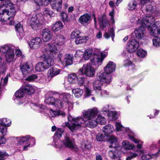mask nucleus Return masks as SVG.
Here are the masks:
<instances>
[{
  "instance_id": "f257e3e1",
  "label": "nucleus",
  "mask_w": 160,
  "mask_h": 160,
  "mask_svg": "<svg viewBox=\"0 0 160 160\" xmlns=\"http://www.w3.org/2000/svg\"><path fill=\"white\" fill-rule=\"evenodd\" d=\"M98 113V110L96 108L88 109L83 112V117L88 120L87 124L88 127L94 128L97 126L98 123L96 117Z\"/></svg>"
},
{
  "instance_id": "f03ea898",
  "label": "nucleus",
  "mask_w": 160,
  "mask_h": 160,
  "mask_svg": "<svg viewBox=\"0 0 160 160\" xmlns=\"http://www.w3.org/2000/svg\"><path fill=\"white\" fill-rule=\"evenodd\" d=\"M116 64L112 61H109L104 68V72L100 74V78H104L106 79V82L109 84L112 82V76L111 73L115 70Z\"/></svg>"
},
{
  "instance_id": "7ed1b4c3",
  "label": "nucleus",
  "mask_w": 160,
  "mask_h": 160,
  "mask_svg": "<svg viewBox=\"0 0 160 160\" xmlns=\"http://www.w3.org/2000/svg\"><path fill=\"white\" fill-rule=\"evenodd\" d=\"M54 60L48 56L44 57L43 60L38 62L36 65L35 70L38 72L43 71L45 69H48L50 67L53 66Z\"/></svg>"
},
{
  "instance_id": "20e7f679",
  "label": "nucleus",
  "mask_w": 160,
  "mask_h": 160,
  "mask_svg": "<svg viewBox=\"0 0 160 160\" xmlns=\"http://www.w3.org/2000/svg\"><path fill=\"white\" fill-rule=\"evenodd\" d=\"M16 12V11L13 6H9L8 8L3 10L0 9V15L2 18L3 16H6V17H4L3 18L4 21L10 20L12 18H14Z\"/></svg>"
},
{
  "instance_id": "39448f33",
  "label": "nucleus",
  "mask_w": 160,
  "mask_h": 160,
  "mask_svg": "<svg viewBox=\"0 0 160 160\" xmlns=\"http://www.w3.org/2000/svg\"><path fill=\"white\" fill-rule=\"evenodd\" d=\"M71 122L72 123L71 125H70L68 122L66 123L65 124L70 130L73 132L74 130H75L80 127L81 124L84 123L85 121L82 117H80L75 118H72Z\"/></svg>"
},
{
  "instance_id": "423d86ee",
  "label": "nucleus",
  "mask_w": 160,
  "mask_h": 160,
  "mask_svg": "<svg viewBox=\"0 0 160 160\" xmlns=\"http://www.w3.org/2000/svg\"><path fill=\"white\" fill-rule=\"evenodd\" d=\"M82 75H85L88 77H92L95 74V70L90 63L83 65L82 68L79 70Z\"/></svg>"
},
{
  "instance_id": "0eeeda50",
  "label": "nucleus",
  "mask_w": 160,
  "mask_h": 160,
  "mask_svg": "<svg viewBox=\"0 0 160 160\" xmlns=\"http://www.w3.org/2000/svg\"><path fill=\"white\" fill-rule=\"evenodd\" d=\"M7 124L2 120L0 121V132L2 135L0 136V147H2L7 142V140L4 136L7 132Z\"/></svg>"
},
{
  "instance_id": "6e6552de",
  "label": "nucleus",
  "mask_w": 160,
  "mask_h": 160,
  "mask_svg": "<svg viewBox=\"0 0 160 160\" xmlns=\"http://www.w3.org/2000/svg\"><path fill=\"white\" fill-rule=\"evenodd\" d=\"M56 50H57V48L56 46H55V44L52 43L51 44L49 50L50 53L48 56L49 57L53 59H55L57 57L58 60L61 62L63 54L62 53L58 54V52L56 51Z\"/></svg>"
},
{
  "instance_id": "1a4fd4ad",
  "label": "nucleus",
  "mask_w": 160,
  "mask_h": 160,
  "mask_svg": "<svg viewBox=\"0 0 160 160\" xmlns=\"http://www.w3.org/2000/svg\"><path fill=\"white\" fill-rule=\"evenodd\" d=\"M139 46V43L138 41L135 39H132L128 42L126 48L127 51L131 53L136 51Z\"/></svg>"
},
{
  "instance_id": "9d476101",
  "label": "nucleus",
  "mask_w": 160,
  "mask_h": 160,
  "mask_svg": "<svg viewBox=\"0 0 160 160\" xmlns=\"http://www.w3.org/2000/svg\"><path fill=\"white\" fill-rule=\"evenodd\" d=\"M29 22L30 26L33 30H38L41 26V24L40 23L39 20L38 19L36 14L33 15L31 18Z\"/></svg>"
},
{
  "instance_id": "9b49d317",
  "label": "nucleus",
  "mask_w": 160,
  "mask_h": 160,
  "mask_svg": "<svg viewBox=\"0 0 160 160\" xmlns=\"http://www.w3.org/2000/svg\"><path fill=\"white\" fill-rule=\"evenodd\" d=\"M100 78V75L97 78V80L95 81L93 83V87L95 90L98 91L101 90L102 87L103 85L107 84L106 79L104 78Z\"/></svg>"
},
{
  "instance_id": "f8f14e48",
  "label": "nucleus",
  "mask_w": 160,
  "mask_h": 160,
  "mask_svg": "<svg viewBox=\"0 0 160 160\" xmlns=\"http://www.w3.org/2000/svg\"><path fill=\"white\" fill-rule=\"evenodd\" d=\"M42 44V41L40 38L37 37L32 39L28 44L31 48L36 49L39 48Z\"/></svg>"
},
{
  "instance_id": "ddd939ff",
  "label": "nucleus",
  "mask_w": 160,
  "mask_h": 160,
  "mask_svg": "<svg viewBox=\"0 0 160 160\" xmlns=\"http://www.w3.org/2000/svg\"><path fill=\"white\" fill-rule=\"evenodd\" d=\"M62 0H51L50 5L52 9L60 12L62 8Z\"/></svg>"
},
{
  "instance_id": "4468645a",
  "label": "nucleus",
  "mask_w": 160,
  "mask_h": 160,
  "mask_svg": "<svg viewBox=\"0 0 160 160\" xmlns=\"http://www.w3.org/2000/svg\"><path fill=\"white\" fill-rule=\"evenodd\" d=\"M106 56V54L102 53H101L100 55L96 54H93L92 58L91 59V61L93 63V64H95L96 63L101 62Z\"/></svg>"
},
{
  "instance_id": "2eb2a0df",
  "label": "nucleus",
  "mask_w": 160,
  "mask_h": 160,
  "mask_svg": "<svg viewBox=\"0 0 160 160\" xmlns=\"http://www.w3.org/2000/svg\"><path fill=\"white\" fill-rule=\"evenodd\" d=\"M42 39L44 42H46L52 38V34L48 29H43L42 32Z\"/></svg>"
},
{
  "instance_id": "dca6fc26",
  "label": "nucleus",
  "mask_w": 160,
  "mask_h": 160,
  "mask_svg": "<svg viewBox=\"0 0 160 160\" xmlns=\"http://www.w3.org/2000/svg\"><path fill=\"white\" fill-rule=\"evenodd\" d=\"M145 33V28L141 26L139 28H136L134 31L135 36L137 39H140L144 37Z\"/></svg>"
},
{
  "instance_id": "f3484780",
  "label": "nucleus",
  "mask_w": 160,
  "mask_h": 160,
  "mask_svg": "<svg viewBox=\"0 0 160 160\" xmlns=\"http://www.w3.org/2000/svg\"><path fill=\"white\" fill-rule=\"evenodd\" d=\"M60 70L55 67L50 68L47 72V76L48 78H52L58 75L60 72Z\"/></svg>"
},
{
  "instance_id": "a211bd4d",
  "label": "nucleus",
  "mask_w": 160,
  "mask_h": 160,
  "mask_svg": "<svg viewBox=\"0 0 160 160\" xmlns=\"http://www.w3.org/2000/svg\"><path fill=\"white\" fill-rule=\"evenodd\" d=\"M91 15L89 13H86L81 16L79 19V22L81 24H88L89 21L91 20Z\"/></svg>"
},
{
  "instance_id": "6ab92c4d",
  "label": "nucleus",
  "mask_w": 160,
  "mask_h": 160,
  "mask_svg": "<svg viewBox=\"0 0 160 160\" xmlns=\"http://www.w3.org/2000/svg\"><path fill=\"white\" fill-rule=\"evenodd\" d=\"M108 141L111 144L109 146V148H116L118 145V138L114 136H110Z\"/></svg>"
},
{
  "instance_id": "aec40b11",
  "label": "nucleus",
  "mask_w": 160,
  "mask_h": 160,
  "mask_svg": "<svg viewBox=\"0 0 160 160\" xmlns=\"http://www.w3.org/2000/svg\"><path fill=\"white\" fill-rule=\"evenodd\" d=\"M22 86L25 94L31 95L34 93L35 89L32 86L27 84L23 85Z\"/></svg>"
},
{
  "instance_id": "412c9836",
  "label": "nucleus",
  "mask_w": 160,
  "mask_h": 160,
  "mask_svg": "<svg viewBox=\"0 0 160 160\" xmlns=\"http://www.w3.org/2000/svg\"><path fill=\"white\" fill-rule=\"evenodd\" d=\"M152 18V16H147L145 19L143 18L141 21V26L144 27L145 28L147 27L148 29H149L150 28V25H151L153 23L149 22V18L151 19Z\"/></svg>"
},
{
  "instance_id": "4be33fe9",
  "label": "nucleus",
  "mask_w": 160,
  "mask_h": 160,
  "mask_svg": "<svg viewBox=\"0 0 160 160\" xmlns=\"http://www.w3.org/2000/svg\"><path fill=\"white\" fill-rule=\"evenodd\" d=\"M160 23L159 22H156L153 23L151 25H150V28L149 29L150 34L152 36H155L157 35V31L159 27L157 25H159Z\"/></svg>"
},
{
  "instance_id": "5701e85b",
  "label": "nucleus",
  "mask_w": 160,
  "mask_h": 160,
  "mask_svg": "<svg viewBox=\"0 0 160 160\" xmlns=\"http://www.w3.org/2000/svg\"><path fill=\"white\" fill-rule=\"evenodd\" d=\"M113 130V127L110 124L105 126L102 129L103 132L107 137L112 133Z\"/></svg>"
},
{
  "instance_id": "b1692460",
  "label": "nucleus",
  "mask_w": 160,
  "mask_h": 160,
  "mask_svg": "<svg viewBox=\"0 0 160 160\" xmlns=\"http://www.w3.org/2000/svg\"><path fill=\"white\" fill-rule=\"evenodd\" d=\"M63 27L62 23L60 21L56 22L52 27V30L54 32H56L61 30Z\"/></svg>"
},
{
  "instance_id": "393cba45",
  "label": "nucleus",
  "mask_w": 160,
  "mask_h": 160,
  "mask_svg": "<svg viewBox=\"0 0 160 160\" xmlns=\"http://www.w3.org/2000/svg\"><path fill=\"white\" fill-rule=\"evenodd\" d=\"M124 66L125 67H128V70L131 71L132 73L134 72L136 70L135 65L131 61L129 60H126L124 61Z\"/></svg>"
},
{
  "instance_id": "a878e982",
  "label": "nucleus",
  "mask_w": 160,
  "mask_h": 160,
  "mask_svg": "<svg viewBox=\"0 0 160 160\" xmlns=\"http://www.w3.org/2000/svg\"><path fill=\"white\" fill-rule=\"evenodd\" d=\"M100 28L103 29L109 24L108 20L105 18L102 17L98 20Z\"/></svg>"
},
{
  "instance_id": "bb28decb",
  "label": "nucleus",
  "mask_w": 160,
  "mask_h": 160,
  "mask_svg": "<svg viewBox=\"0 0 160 160\" xmlns=\"http://www.w3.org/2000/svg\"><path fill=\"white\" fill-rule=\"evenodd\" d=\"M15 56L13 49L9 51L7 54H5L6 59L7 62H12Z\"/></svg>"
},
{
  "instance_id": "cd10ccee",
  "label": "nucleus",
  "mask_w": 160,
  "mask_h": 160,
  "mask_svg": "<svg viewBox=\"0 0 160 160\" xmlns=\"http://www.w3.org/2000/svg\"><path fill=\"white\" fill-rule=\"evenodd\" d=\"M65 39V37L63 35H57L55 39V43H52L55 44H55L58 45H61L64 43Z\"/></svg>"
},
{
  "instance_id": "c85d7f7f",
  "label": "nucleus",
  "mask_w": 160,
  "mask_h": 160,
  "mask_svg": "<svg viewBox=\"0 0 160 160\" xmlns=\"http://www.w3.org/2000/svg\"><path fill=\"white\" fill-rule=\"evenodd\" d=\"M20 68L24 76H25L28 73V71L30 68L29 66L28 63L21 64L20 65Z\"/></svg>"
},
{
  "instance_id": "c756f323",
  "label": "nucleus",
  "mask_w": 160,
  "mask_h": 160,
  "mask_svg": "<svg viewBox=\"0 0 160 160\" xmlns=\"http://www.w3.org/2000/svg\"><path fill=\"white\" fill-rule=\"evenodd\" d=\"M73 56L71 54H67L65 55L64 60L66 66L70 65L73 63Z\"/></svg>"
},
{
  "instance_id": "7c9ffc66",
  "label": "nucleus",
  "mask_w": 160,
  "mask_h": 160,
  "mask_svg": "<svg viewBox=\"0 0 160 160\" xmlns=\"http://www.w3.org/2000/svg\"><path fill=\"white\" fill-rule=\"evenodd\" d=\"M62 142L65 148H74V146L72 142L68 137H66L65 138V140L62 141Z\"/></svg>"
},
{
  "instance_id": "2f4dec72",
  "label": "nucleus",
  "mask_w": 160,
  "mask_h": 160,
  "mask_svg": "<svg viewBox=\"0 0 160 160\" xmlns=\"http://www.w3.org/2000/svg\"><path fill=\"white\" fill-rule=\"evenodd\" d=\"M61 16L64 24L66 25H69L70 20L69 18H68V16L67 13L62 12L61 13Z\"/></svg>"
},
{
  "instance_id": "473e14b6",
  "label": "nucleus",
  "mask_w": 160,
  "mask_h": 160,
  "mask_svg": "<svg viewBox=\"0 0 160 160\" xmlns=\"http://www.w3.org/2000/svg\"><path fill=\"white\" fill-rule=\"evenodd\" d=\"M87 37H81L80 36L77 37L75 39V42L77 45L85 43L87 41Z\"/></svg>"
},
{
  "instance_id": "72a5a7b5",
  "label": "nucleus",
  "mask_w": 160,
  "mask_h": 160,
  "mask_svg": "<svg viewBox=\"0 0 160 160\" xmlns=\"http://www.w3.org/2000/svg\"><path fill=\"white\" fill-rule=\"evenodd\" d=\"M122 145L126 149H132L135 147L133 144H130L129 142L128 141H124L122 143Z\"/></svg>"
},
{
  "instance_id": "f704fd0d",
  "label": "nucleus",
  "mask_w": 160,
  "mask_h": 160,
  "mask_svg": "<svg viewBox=\"0 0 160 160\" xmlns=\"http://www.w3.org/2000/svg\"><path fill=\"white\" fill-rule=\"evenodd\" d=\"M78 76L74 73H72L68 75V80L71 83H76L77 81Z\"/></svg>"
},
{
  "instance_id": "c9c22d12",
  "label": "nucleus",
  "mask_w": 160,
  "mask_h": 160,
  "mask_svg": "<svg viewBox=\"0 0 160 160\" xmlns=\"http://www.w3.org/2000/svg\"><path fill=\"white\" fill-rule=\"evenodd\" d=\"M25 95L24 90L22 89V86L17 91L15 94L16 97L19 98L23 97Z\"/></svg>"
},
{
  "instance_id": "e433bc0d",
  "label": "nucleus",
  "mask_w": 160,
  "mask_h": 160,
  "mask_svg": "<svg viewBox=\"0 0 160 160\" xmlns=\"http://www.w3.org/2000/svg\"><path fill=\"white\" fill-rule=\"evenodd\" d=\"M22 141L26 143L27 142H32V144H34L35 142V139L34 138L31 137L29 136H27L21 138Z\"/></svg>"
},
{
  "instance_id": "4c0bfd02",
  "label": "nucleus",
  "mask_w": 160,
  "mask_h": 160,
  "mask_svg": "<svg viewBox=\"0 0 160 160\" xmlns=\"http://www.w3.org/2000/svg\"><path fill=\"white\" fill-rule=\"evenodd\" d=\"M114 150H110V151L112 153L113 155L112 156V159H115L120 158L119 156L120 152L116 148H114Z\"/></svg>"
},
{
  "instance_id": "58836bf2",
  "label": "nucleus",
  "mask_w": 160,
  "mask_h": 160,
  "mask_svg": "<svg viewBox=\"0 0 160 160\" xmlns=\"http://www.w3.org/2000/svg\"><path fill=\"white\" fill-rule=\"evenodd\" d=\"M72 92L74 94L75 97L79 98L80 97L83 93V91L80 88H77L73 89Z\"/></svg>"
},
{
  "instance_id": "ea45409f",
  "label": "nucleus",
  "mask_w": 160,
  "mask_h": 160,
  "mask_svg": "<svg viewBox=\"0 0 160 160\" xmlns=\"http://www.w3.org/2000/svg\"><path fill=\"white\" fill-rule=\"evenodd\" d=\"M97 123L101 125H103L105 124L106 120V118L101 115H98L96 118Z\"/></svg>"
},
{
  "instance_id": "a19ab883",
  "label": "nucleus",
  "mask_w": 160,
  "mask_h": 160,
  "mask_svg": "<svg viewBox=\"0 0 160 160\" xmlns=\"http://www.w3.org/2000/svg\"><path fill=\"white\" fill-rule=\"evenodd\" d=\"M6 70V64L2 62V58L0 56V71L3 74L5 73Z\"/></svg>"
},
{
  "instance_id": "79ce46f5",
  "label": "nucleus",
  "mask_w": 160,
  "mask_h": 160,
  "mask_svg": "<svg viewBox=\"0 0 160 160\" xmlns=\"http://www.w3.org/2000/svg\"><path fill=\"white\" fill-rule=\"evenodd\" d=\"M154 37L153 40V44L154 46L156 47H159L160 46V38L156 36Z\"/></svg>"
},
{
  "instance_id": "37998d69",
  "label": "nucleus",
  "mask_w": 160,
  "mask_h": 160,
  "mask_svg": "<svg viewBox=\"0 0 160 160\" xmlns=\"http://www.w3.org/2000/svg\"><path fill=\"white\" fill-rule=\"evenodd\" d=\"M64 103L61 99H57L56 100L55 104V106L59 108H61L64 106Z\"/></svg>"
},
{
  "instance_id": "c03bdc74",
  "label": "nucleus",
  "mask_w": 160,
  "mask_h": 160,
  "mask_svg": "<svg viewBox=\"0 0 160 160\" xmlns=\"http://www.w3.org/2000/svg\"><path fill=\"white\" fill-rule=\"evenodd\" d=\"M56 100L52 97H49L45 100V103L48 105H54Z\"/></svg>"
},
{
  "instance_id": "a18cd8bd",
  "label": "nucleus",
  "mask_w": 160,
  "mask_h": 160,
  "mask_svg": "<svg viewBox=\"0 0 160 160\" xmlns=\"http://www.w3.org/2000/svg\"><path fill=\"white\" fill-rule=\"evenodd\" d=\"M147 52L142 49H140L137 51V55L140 58H143L146 57Z\"/></svg>"
},
{
  "instance_id": "49530a36",
  "label": "nucleus",
  "mask_w": 160,
  "mask_h": 160,
  "mask_svg": "<svg viewBox=\"0 0 160 160\" xmlns=\"http://www.w3.org/2000/svg\"><path fill=\"white\" fill-rule=\"evenodd\" d=\"M107 136H105V134L104 135L102 133H99L96 136V139L98 141L105 142L106 140L105 139V138Z\"/></svg>"
},
{
  "instance_id": "de8ad7c7",
  "label": "nucleus",
  "mask_w": 160,
  "mask_h": 160,
  "mask_svg": "<svg viewBox=\"0 0 160 160\" xmlns=\"http://www.w3.org/2000/svg\"><path fill=\"white\" fill-rule=\"evenodd\" d=\"M154 9V7L151 4H148L146 6V12L147 14H152L153 11Z\"/></svg>"
},
{
  "instance_id": "09e8293b",
  "label": "nucleus",
  "mask_w": 160,
  "mask_h": 160,
  "mask_svg": "<svg viewBox=\"0 0 160 160\" xmlns=\"http://www.w3.org/2000/svg\"><path fill=\"white\" fill-rule=\"evenodd\" d=\"M80 32L77 29L74 30L72 32L70 38L72 39H75L77 37L79 36Z\"/></svg>"
},
{
  "instance_id": "8fccbe9b",
  "label": "nucleus",
  "mask_w": 160,
  "mask_h": 160,
  "mask_svg": "<svg viewBox=\"0 0 160 160\" xmlns=\"http://www.w3.org/2000/svg\"><path fill=\"white\" fill-rule=\"evenodd\" d=\"M85 78L82 76V75H79L78 77L77 82L80 86L83 85L85 82Z\"/></svg>"
},
{
  "instance_id": "3c124183",
  "label": "nucleus",
  "mask_w": 160,
  "mask_h": 160,
  "mask_svg": "<svg viewBox=\"0 0 160 160\" xmlns=\"http://www.w3.org/2000/svg\"><path fill=\"white\" fill-rule=\"evenodd\" d=\"M92 52L91 50H86L85 52L83 55V58L85 60H88L91 56Z\"/></svg>"
},
{
  "instance_id": "603ef678",
  "label": "nucleus",
  "mask_w": 160,
  "mask_h": 160,
  "mask_svg": "<svg viewBox=\"0 0 160 160\" xmlns=\"http://www.w3.org/2000/svg\"><path fill=\"white\" fill-rule=\"evenodd\" d=\"M12 49L10 47L3 46L0 49V51L6 54L9 51H10V50Z\"/></svg>"
},
{
  "instance_id": "864d4df0",
  "label": "nucleus",
  "mask_w": 160,
  "mask_h": 160,
  "mask_svg": "<svg viewBox=\"0 0 160 160\" xmlns=\"http://www.w3.org/2000/svg\"><path fill=\"white\" fill-rule=\"evenodd\" d=\"M15 28L16 31L18 32H21L23 31V27L19 22L15 25Z\"/></svg>"
},
{
  "instance_id": "5fc2aeb1",
  "label": "nucleus",
  "mask_w": 160,
  "mask_h": 160,
  "mask_svg": "<svg viewBox=\"0 0 160 160\" xmlns=\"http://www.w3.org/2000/svg\"><path fill=\"white\" fill-rule=\"evenodd\" d=\"M117 112L116 111L113 112L111 111L108 112V115L109 116L112 117V119L113 120H116L117 119Z\"/></svg>"
},
{
  "instance_id": "6e6d98bb",
  "label": "nucleus",
  "mask_w": 160,
  "mask_h": 160,
  "mask_svg": "<svg viewBox=\"0 0 160 160\" xmlns=\"http://www.w3.org/2000/svg\"><path fill=\"white\" fill-rule=\"evenodd\" d=\"M44 13L48 14L50 17H53L54 16L53 12L48 8H45L44 11Z\"/></svg>"
},
{
  "instance_id": "4d7b16f0",
  "label": "nucleus",
  "mask_w": 160,
  "mask_h": 160,
  "mask_svg": "<svg viewBox=\"0 0 160 160\" xmlns=\"http://www.w3.org/2000/svg\"><path fill=\"white\" fill-rule=\"evenodd\" d=\"M38 1L40 5L47 6L50 3L51 0H38Z\"/></svg>"
},
{
  "instance_id": "13d9d810",
  "label": "nucleus",
  "mask_w": 160,
  "mask_h": 160,
  "mask_svg": "<svg viewBox=\"0 0 160 160\" xmlns=\"http://www.w3.org/2000/svg\"><path fill=\"white\" fill-rule=\"evenodd\" d=\"M11 3L10 0H4L3 2H2L0 7L1 8L3 7H6L7 8L8 7V6Z\"/></svg>"
},
{
  "instance_id": "bf43d9fd",
  "label": "nucleus",
  "mask_w": 160,
  "mask_h": 160,
  "mask_svg": "<svg viewBox=\"0 0 160 160\" xmlns=\"http://www.w3.org/2000/svg\"><path fill=\"white\" fill-rule=\"evenodd\" d=\"M37 78V76L35 74H32L28 77L25 79L26 80L31 81Z\"/></svg>"
},
{
  "instance_id": "052dcab7",
  "label": "nucleus",
  "mask_w": 160,
  "mask_h": 160,
  "mask_svg": "<svg viewBox=\"0 0 160 160\" xmlns=\"http://www.w3.org/2000/svg\"><path fill=\"white\" fill-rule=\"evenodd\" d=\"M137 5V2L135 1L129 3L128 4L129 10H132L134 9L136 7Z\"/></svg>"
},
{
  "instance_id": "680f3d73",
  "label": "nucleus",
  "mask_w": 160,
  "mask_h": 160,
  "mask_svg": "<svg viewBox=\"0 0 160 160\" xmlns=\"http://www.w3.org/2000/svg\"><path fill=\"white\" fill-rule=\"evenodd\" d=\"M8 155H9L5 151L3 152V151H0V158H0V160H4L3 158Z\"/></svg>"
},
{
  "instance_id": "e2e57ef3",
  "label": "nucleus",
  "mask_w": 160,
  "mask_h": 160,
  "mask_svg": "<svg viewBox=\"0 0 160 160\" xmlns=\"http://www.w3.org/2000/svg\"><path fill=\"white\" fill-rule=\"evenodd\" d=\"M151 158V156L149 154H143L142 156L141 160H149Z\"/></svg>"
},
{
  "instance_id": "0e129e2a",
  "label": "nucleus",
  "mask_w": 160,
  "mask_h": 160,
  "mask_svg": "<svg viewBox=\"0 0 160 160\" xmlns=\"http://www.w3.org/2000/svg\"><path fill=\"white\" fill-rule=\"evenodd\" d=\"M128 136L129 140L133 141L134 143H139V141H140V140H138L136 138L131 135H128Z\"/></svg>"
},
{
  "instance_id": "69168bd1",
  "label": "nucleus",
  "mask_w": 160,
  "mask_h": 160,
  "mask_svg": "<svg viewBox=\"0 0 160 160\" xmlns=\"http://www.w3.org/2000/svg\"><path fill=\"white\" fill-rule=\"evenodd\" d=\"M137 155V153H135L129 154L126 160H131L133 158L136 157Z\"/></svg>"
},
{
  "instance_id": "338daca9",
  "label": "nucleus",
  "mask_w": 160,
  "mask_h": 160,
  "mask_svg": "<svg viewBox=\"0 0 160 160\" xmlns=\"http://www.w3.org/2000/svg\"><path fill=\"white\" fill-rule=\"evenodd\" d=\"M109 34L110 35V36L112 37V41H113L114 38L115 37V34L113 28H110Z\"/></svg>"
},
{
  "instance_id": "774afa93",
  "label": "nucleus",
  "mask_w": 160,
  "mask_h": 160,
  "mask_svg": "<svg viewBox=\"0 0 160 160\" xmlns=\"http://www.w3.org/2000/svg\"><path fill=\"white\" fill-rule=\"evenodd\" d=\"M52 112L51 113V115L52 117H55L57 115H59L60 114V111H54L52 110Z\"/></svg>"
}]
</instances>
